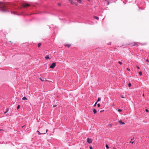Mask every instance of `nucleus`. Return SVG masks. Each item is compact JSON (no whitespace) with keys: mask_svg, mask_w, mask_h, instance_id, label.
Segmentation results:
<instances>
[{"mask_svg":"<svg viewBox=\"0 0 149 149\" xmlns=\"http://www.w3.org/2000/svg\"><path fill=\"white\" fill-rule=\"evenodd\" d=\"M0 6H1L0 8H1V10L2 11L4 12L7 11V9L6 8V6L4 3L0 2Z\"/></svg>","mask_w":149,"mask_h":149,"instance_id":"nucleus-1","label":"nucleus"},{"mask_svg":"<svg viewBox=\"0 0 149 149\" xmlns=\"http://www.w3.org/2000/svg\"><path fill=\"white\" fill-rule=\"evenodd\" d=\"M45 130V128H41L40 130V132H41V133L42 134H45L47 133V132L48 131V130L47 129H46V130L45 131H45H44V130Z\"/></svg>","mask_w":149,"mask_h":149,"instance_id":"nucleus-2","label":"nucleus"},{"mask_svg":"<svg viewBox=\"0 0 149 149\" xmlns=\"http://www.w3.org/2000/svg\"><path fill=\"white\" fill-rule=\"evenodd\" d=\"M22 6L26 8V7H29L30 6V4L25 3H23L22 4Z\"/></svg>","mask_w":149,"mask_h":149,"instance_id":"nucleus-3","label":"nucleus"},{"mask_svg":"<svg viewBox=\"0 0 149 149\" xmlns=\"http://www.w3.org/2000/svg\"><path fill=\"white\" fill-rule=\"evenodd\" d=\"M56 65V63H53L50 66V68H54Z\"/></svg>","mask_w":149,"mask_h":149,"instance_id":"nucleus-4","label":"nucleus"},{"mask_svg":"<svg viewBox=\"0 0 149 149\" xmlns=\"http://www.w3.org/2000/svg\"><path fill=\"white\" fill-rule=\"evenodd\" d=\"M68 1L71 3L72 4H75L76 6H77L78 4L77 3H75L73 2L72 0H68Z\"/></svg>","mask_w":149,"mask_h":149,"instance_id":"nucleus-5","label":"nucleus"},{"mask_svg":"<svg viewBox=\"0 0 149 149\" xmlns=\"http://www.w3.org/2000/svg\"><path fill=\"white\" fill-rule=\"evenodd\" d=\"M87 142L89 143H90L92 142V141L91 139L88 138L87 139Z\"/></svg>","mask_w":149,"mask_h":149,"instance_id":"nucleus-6","label":"nucleus"},{"mask_svg":"<svg viewBox=\"0 0 149 149\" xmlns=\"http://www.w3.org/2000/svg\"><path fill=\"white\" fill-rule=\"evenodd\" d=\"M119 123H120L121 124H122V125H124V124H125V123L123 122L121 120H120L119 121Z\"/></svg>","mask_w":149,"mask_h":149,"instance_id":"nucleus-7","label":"nucleus"},{"mask_svg":"<svg viewBox=\"0 0 149 149\" xmlns=\"http://www.w3.org/2000/svg\"><path fill=\"white\" fill-rule=\"evenodd\" d=\"M27 99L25 97H24L22 98V100H27Z\"/></svg>","mask_w":149,"mask_h":149,"instance_id":"nucleus-8","label":"nucleus"},{"mask_svg":"<svg viewBox=\"0 0 149 149\" xmlns=\"http://www.w3.org/2000/svg\"><path fill=\"white\" fill-rule=\"evenodd\" d=\"M93 17H94V18L97 20H98L99 19V17H97L96 16H94Z\"/></svg>","mask_w":149,"mask_h":149,"instance_id":"nucleus-9","label":"nucleus"},{"mask_svg":"<svg viewBox=\"0 0 149 149\" xmlns=\"http://www.w3.org/2000/svg\"><path fill=\"white\" fill-rule=\"evenodd\" d=\"M93 111L94 114H95L97 113V111L95 109H94Z\"/></svg>","mask_w":149,"mask_h":149,"instance_id":"nucleus-10","label":"nucleus"},{"mask_svg":"<svg viewBox=\"0 0 149 149\" xmlns=\"http://www.w3.org/2000/svg\"><path fill=\"white\" fill-rule=\"evenodd\" d=\"M65 46H67L68 47H69L71 45L70 44H69L66 45Z\"/></svg>","mask_w":149,"mask_h":149,"instance_id":"nucleus-11","label":"nucleus"},{"mask_svg":"<svg viewBox=\"0 0 149 149\" xmlns=\"http://www.w3.org/2000/svg\"><path fill=\"white\" fill-rule=\"evenodd\" d=\"M77 2L80 3H81V0H77Z\"/></svg>","mask_w":149,"mask_h":149,"instance_id":"nucleus-12","label":"nucleus"},{"mask_svg":"<svg viewBox=\"0 0 149 149\" xmlns=\"http://www.w3.org/2000/svg\"><path fill=\"white\" fill-rule=\"evenodd\" d=\"M40 79L42 81H45L44 78H40Z\"/></svg>","mask_w":149,"mask_h":149,"instance_id":"nucleus-13","label":"nucleus"},{"mask_svg":"<svg viewBox=\"0 0 149 149\" xmlns=\"http://www.w3.org/2000/svg\"><path fill=\"white\" fill-rule=\"evenodd\" d=\"M45 58L46 59H49V57L48 56V55H47V56H46L45 57Z\"/></svg>","mask_w":149,"mask_h":149,"instance_id":"nucleus-14","label":"nucleus"},{"mask_svg":"<svg viewBox=\"0 0 149 149\" xmlns=\"http://www.w3.org/2000/svg\"><path fill=\"white\" fill-rule=\"evenodd\" d=\"M41 43H39L38 44V47H40L41 45Z\"/></svg>","mask_w":149,"mask_h":149,"instance_id":"nucleus-15","label":"nucleus"},{"mask_svg":"<svg viewBox=\"0 0 149 149\" xmlns=\"http://www.w3.org/2000/svg\"><path fill=\"white\" fill-rule=\"evenodd\" d=\"M139 74L140 76L142 75V72L141 71H140L139 72Z\"/></svg>","mask_w":149,"mask_h":149,"instance_id":"nucleus-16","label":"nucleus"},{"mask_svg":"<svg viewBox=\"0 0 149 149\" xmlns=\"http://www.w3.org/2000/svg\"><path fill=\"white\" fill-rule=\"evenodd\" d=\"M8 111H9V109H8V108L7 109L6 111V112H4V113H6L7 112H8Z\"/></svg>","mask_w":149,"mask_h":149,"instance_id":"nucleus-17","label":"nucleus"},{"mask_svg":"<svg viewBox=\"0 0 149 149\" xmlns=\"http://www.w3.org/2000/svg\"><path fill=\"white\" fill-rule=\"evenodd\" d=\"M37 132H38V134H39V135H40L41 134H42L41 133V132H40L39 131H37Z\"/></svg>","mask_w":149,"mask_h":149,"instance_id":"nucleus-18","label":"nucleus"},{"mask_svg":"<svg viewBox=\"0 0 149 149\" xmlns=\"http://www.w3.org/2000/svg\"><path fill=\"white\" fill-rule=\"evenodd\" d=\"M101 99L100 98H98L97 99V102H98V101H99Z\"/></svg>","mask_w":149,"mask_h":149,"instance_id":"nucleus-19","label":"nucleus"},{"mask_svg":"<svg viewBox=\"0 0 149 149\" xmlns=\"http://www.w3.org/2000/svg\"><path fill=\"white\" fill-rule=\"evenodd\" d=\"M131 86V84L130 83H129L128 84V86L129 87H130Z\"/></svg>","mask_w":149,"mask_h":149,"instance_id":"nucleus-20","label":"nucleus"},{"mask_svg":"<svg viewBox=\"0 0 149 149\" xmlns=\"http://www.w3.org/2000/svg\"><path fill=\"white\" fill-rule=\"evenodd\" d=\"M106 147L107 149L109 148V146L107 145H106Z\"/></svg>","mask_w":149,"mask_h":149,"instance_id":"nucleus-21","label":"nucleus"},{"mask_svg":"<svg viewBox=\"0 0 149 149\" xmlns=\"http://www.w3.org/2000/svg\"><path fill=\"white\" fill-rule=\"evenodd\" d=\"M122 111L121 109H118V111L119 112H121Z\"/></svg>","mask_w":149,"mask_h":149,"instance_id":"nucleus-22","label":"nucleus"},{"mask_svg":"<svg viewBox=\"0 0 149 149\" xmlns=\"http://www.w3.org/2000/svg\"><path fill=\"white\" fill-rule=\"evenodd\" d=\"M19 107H20V106L19 105L17 106V109H19Z\"/></svg>","mask_w":149,"mask_h":149,"instance_id":"nucleus-23","label":"nucleus"},{"mask_svg":"<svg viewBox=\"0 0 149 149\" xmlns=\"http://www.w3.org/2000/svg\"><path fill=\"white\" fill-rule=\"evenodd\" d=\"M118 63H119V64H120V65L122 64V62H121L120 61H119L118 62Z\"/></svg>","mask_w":149,"mask_h":149,"instance_id":"nucleus-24","label":"nucleus"},{"mask_svg":"<svg viewBox=\"0 0 149 149\" xmlns=\"http://www.w3.org/2000/svg\"><path fill=\"white\" fill-rule=\"evenodd\" d=\"M97 103V102H95V104H94V106L95 107L96 106Z\"/></svg>","mask_w":149,"mask_h":149,"instance_id":"nucleus-25","label":"nucleus"},{"mask_svg":"<svg viewBox=\"0 0 149 149\" xmlns=\"http://www.w3.org/2000/svg\"><path fill=\"white\" fill-rule=\"evenodd\" d=\"M97 106L98 107H100V104H97Z\"/></svg>","mask_w":149,"mask_h":149,"instance_id":"nucleus-26","label":"nucleus"},{"mask_svg":"<svg viewBox=\"0 0 149 149\" xmlns=\"http://www.w3.org/2000/svg\"><path fill=\"white\" fill-rule=\"evenodd\" d=\"M146 111L148 112H149V111L147 109H146Z\"/></svg>","mask_w":149,"mask_h":149,"instance_id":"nucleus-27","label":"nucleus"},{"mask_svg":"<svg viewBox=\"0 0 149 149\" xmlns=\"http://www.w3.org/2000/svg\"><path fill=\"white\" fill-rule=\"evenodd\" d=\"M127 70H128V71H130V69H129V68H127Z\"/></svg>","mask_w":149,"mask_h":149,"instance_id":"nucleus-28","label":"nucleus"},{"mask_svg":"<svg viewBox=\"0 0 149 149\" xmlns=\"http://www.w3.org/2000/svg\"><path fill=\"white\" fill-rule=\"evenodd\" d=\"M89 148H90V149H93L92 148V147L91 146H90Z\"/></svg>","mask_w":149,"mask_h":149,"instance_id":"nucleus-29","label":"nucleus"},{"mask_svg":"<svg viewBox=\"0 0 149 149\" xmlns=\"http://www.w3.org/2000/svg\"><path fill=\"white\" fill-rule=\"evenodd\" d=\"M130 143H131L132 144H133L134 143V142L133 141L132 142L131 141H130Z\"/></svg>","mask_w":149,"mask_h":149,"instance_id":"nucleus-30","label":"nucleus"},{"mask_svg":"<svg viewBox=\"0 0 149 149\" xmlns=\"http://www.w3.org/2000/svg\"><path fill=\"white\" fill-rule=\"evenodd\" d=\"M136 68H137L138 69H139V66H136Z\"/></svg>","mask_w":149,"mask_h":149,"instance_id":"nucleus-31","label":"nucleus"},{"mask_svg":"<svg viewBox=\"0 0 149 149\" xmlns=\"http://www.w3.org/2000/svg\"><path fill=\"white\" fill-rule=\"evenodd\" d=\"M146 61L147 62H149V61H148V59H146Z\"/></svg>","mask_w":149,"mask_h":149,"instance_id":"nucleus-32","label":"nucleus"},{"mask_svg":"<svg viewBox=\"0 0 149 149\" xmlns=\"http://www.w3.org/2000/svg\"><path fill=\"white\" fill-rule=\"evenodd\" d=\"M104 111V110H102L101 111H100V112H102V111Z\"/></svg>","mask_w":149,"mask_h":149,"instance_id":"nucleus-33","label":"nucleus"},{"mask_svg":"<svg viewBox=\"0 0 149 149\" xmlns=\"http://www.w3.org/2000/svg\"><path fill=\"white\" fill-rule=\"evenodd\" d=\"M121 97V98H124L125 97H123V96H122V97Z\"/></svg>","mask_w":149,"mask_h":149,"instance_id":"nucleus-34","label":"nucleus"},{"mask_svg":"<svg viewBox=\"0 0 149 149\" xmlns=\"http://www.w3.org/2000/svg\"><path fill=\"white\" fill-rule=\"evenodd\" d=\"M3 130H0V131H2Z\"/></svg>","mask_w":149,"mask_h":149,"instance_id":"nucleus-35","label":"nucleus"},{"mask_svg":"<svg viewBox=\"0 0 149 149\" xmlns=\"http://www.w3.org/2000/svg\"><path fill=\"white\" fill-rule=\"evenodd\" d=\"M56 105L54 106H53V107H56Z\"/></svg>","mask_w":149,"mask_h":149,"instance_id":"nucleus-36","label":"nucleus"},{"mask_svg":"<svg viewBox=\"0 0 149 149\" xmlns=\"http://www.w3.org/2000/svg\"><path fill=\"white\" fill-rule=\"evenodd\" d=\"M143 96H144V94H143Z\"/></svg>","mask_w":149,"mask_h":149,"instance_id":"nucleus-37","label":"nucleus"},{"mask_svg":"<svg viewBox=\"0 0 149 149\" xmlns=\"http://www.w3.org/2000/svg\"><path fill=\"white\" fill-rule=\"evenodd\" d=\"M113 149H116L115 148H113Z\"/></svg>","mask_w":149,"mask_h":149,"instance_id":"nucleus-38","label":"nucleus"},{"mask_svg":"<svg viewBox=\"0 0 149 149\" xmlns=\"http://www.w3.org/2000/svg\"><path fill=\"white\" fill-rule=\"evenodd\" d=\"M59 5H60V4H59Z\"/></svg>","mask_w":149,"mask_h":149,"instance_id":"nucleus-39","label":"nucleus"},{"mask_svg":"<svg viewBox=\"0 0 149 149\" xmlns=\"http://www.w3.org/2000/svg\"><path fill=\"white\" fill-rule=\"evenodd\" d=\"M133 139H131V140H133Z\"/></svg>","mask_w":149,"mask_h":149,"instance_id":"nucleus-40","label":"nucleus"}]
</instances>
